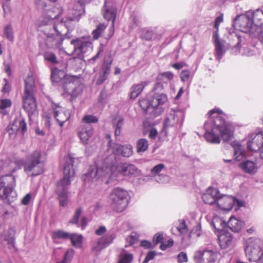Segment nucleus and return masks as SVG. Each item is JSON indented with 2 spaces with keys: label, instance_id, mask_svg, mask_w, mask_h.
<instances>
[{
  "label": "nucleus",
  "instance_id": "nucleus-55",
  "mask_svg": "<svg viewBox=\"0 0 263 263\" xmlns=\"http://www.w3.org/2000/svg\"><path fill=\"white\" fill-rule=\"evenodd\" d=\"M133 258L131 254H124L122 258L119 261L118 263H130Z\"/></svg>",
  "mask_w": 263,
  "mask_h": 263
},
{
  "label": "nucleus",
  "instance_id": "nucleus-43",
  "mask_svg": "<svg viewBox=\"0 0 263 263\" xmlns=\"http://www.w3.org/2000/svg\"><path fill=\"white\" fill-rule=\"evenodd\" d=\"M74 254V251L72 249L69 248L65 253L63 258L61 260L57 261V263H70Z\"/></svg>",
  "mask_w": 263,
  "mask_h": 263
},
{
  "label": "nucleus",
  "instance_id": "nucleus-51",
  "mask_svg": "<svg viewBox=\"0 0 263 263\" xmlns=\"http://www.w3.org/2000/svg\"><path fill=\"white\" fill-rule=\"evenodd\" d=\"M153 36V32L151 29H143L141 37L147 41L151 40Z\"/></svg>",
  "mask_w": 263,
  "mask_h": 263
},
{
  "label": "nucleus",
  "instance_id": "nucleus-42",
  "mask_svg": "<svg viewBox=\"0 0 263 263\" xmlns=\"http://www.w3.org/2000/svg\"><path fill=\"white\" fill-rule=\"evenodd\" d=\"M69 234L70 233L59 230L53 232L52 238L55 242L58 243L59 239H68Z\"/></svg>",
  "mask_w": 263,
  "mask_h": 263
},
{
  "label": "nucleus",
  "instance_id": "nucleus-24",
  "mask_svg": "<svg viewBox=\"0 0 263 263\" xmlns=\"http://www.w3.org/2000/svg\"><path fill=\"white\" fill-rule=\"evenodd\" d=\"M46 161V155L40 151L34 152V176L42 174Z\"/></svg>",
  "mask_w": 263,
  "mask_h": 263
},
{
  "label": "nucleus",
  "instance_id": "nucleus-38",
  "mask_svg": "<svg viewBox=\"0 0 263 263\" xmlns=\"http://www.w3.org/2000/svg\"><path fill=\"white\" fill-rule=\"evenodd\" d=\"M71 240L73 247L76 248H81L82 246L83 237L81 234L71 233L68 238Z\"/></svg>",
  "mask_w": 263,
  "mask_h": 263
},
{
  "label": "nucleus",
  "instance_id": "nucleus-28",
  "mask_svg": "<svg viewBox=\"0 0 263 263\" xmlns=\"http://www.w3.org/2000/svg\"><path fill=\"white\" fill-rule=\"evenodd\" d=\"M239 167L245 173L251 175L255 174L258 169V163L256 160L244 161L239 163Z\"/></svg>",
  "mask_w": 263,
  "mask_h": 263
},
{
  "label": "nucleus",
  "instance_id": "nucleus-13",
  "mask_svg": "<svg viewBox=\"0 0 263 263\" xmlns=\"http://www.w3.org/2000/svg\"><path fill=\"white\" fill-rule=\"evenodd\" d=\"M243 205L242 201L231 196L223 195L219 196V198L217 199L216 206L218 209L228 212L231 210L233 206L238 208Z\"/></svg>",
  "mask_w": 263,
  "mask_h": 263
},
{
  "label": "nucleus",
  "instance_id": "nucleus-32",
  "mask_svg": "<svg viewBox=\"0 0 263 263\" xmlns=\"http://www.w3.org/2000/svg\"><path fill=\"white\" fill-rule=\"evenodd\" d=\"M227 226L232 231L239 232L245 226V222L241 219L231 217L227 222Z\"/></svg>",
  "mask_w": 263,
  "mask_h": 263
},
{
  "label": "nucleus",
  "instance_id": "nucleus-8",
  "mask_svg": "<svg viewBox=\"0 0 263 263\" xmlns=\"http://www.w3.org/2000/svg\"><path fill=\"white\" fill-rule=\"evenodd\" d=\"M129 200L128 192L121 188L116 187L110 195V206L111 209L117 213L124 211L127 208Z\"/></svg>",
  "mask_w": 263,
  "mask_h": 263
},
{
  "label": "nucleus",
  "instance_id": "nucleus-39",
  "mask_svg": "<svg viewBox=\"0 0 263 263\" xmlns=\"http://www.w3.org/2000/svg\"><path fill=\"white\" fill-rule=\"evenodd\" d=\"M123 118L121 116H117L112 121V124L115 128V134L116 136H119L121 133L123 126Z\"/></svg>",
  "mask_w": 263,
  "mask_h": 263
},
{
  "label": "nucleus",
  "instance_id": "nucleus-62",
  "mask_svg": "<svg viewBox=\"0 0 263 263\" xmlns=\"http://www.w3.org/2000/svg\"><path fill=\"white\" fill-rule=\"evenodd\" d=\"M158 135V132L155 128L152 127L149 130L148 137L152 139H155Z\"/></svg>",
  "mask_w": 263,
  "mask_h": 263
},
{
  "label": "nucleus",
  "instance_id": "nucleus-54",
  "mask_svg": "<svg viewBox=\"0 0 263 263\" xmlns=\"http://www.w3.org/2000/svg\"><path fill=\"white\" fill-rule=\"evenodd\" d=\"M177 259L178 263H183L187 261V254L183 252H180L177 256Z\"/></svg>",
  "mask_w": 263,
  "mask_h": 263
},
{
  "label": "nucleus",
  "instance_id": "nucleus-52",
  "mask_svg": "<svg viewBox=\"0 0 263 263\" xmlns=\"http://www.w3.org/2000/svg\"><path fill=\"white\" fill-rule=\"evenodd\" d=\"M179 224L177 226V229L178 231L182 234H185L187 232L188 229L183 220H180Z\"/></svg>",
  "mask_w": 263,
  "mask_h": 263
},
{
  "label": "nucleus",
  "instance_id": "nucleus-49",
  "mask_svg": "<svg viewBox=\"0 0 263 263\" xmlns=\"http://www.w3.org/2000/svg\"><path fill=\"white\" fill-rule=\"evenodd\" d=\"M5 34L8 40L10 41L13 40V31L12 26L10 25H8L6 26L5 29Z\"/></svg>",
  "mask_w": 263,
  "mask_h": 263
},
{
  "label": "nucleus",
  "instance_id": "nucleus-44",
  "mask_svg": "<svg viewBox=\"0 0 263 263\" xmlns=\"http://www.w3.org/2000/svg\"><path fill=\"white\" fill-rule=\"evenodd\" d=\"M116 235L114 232H109L106 235L101 237L100 238L101 239L105 246L107 247L112 242L113 240L116 238Z\"/></svg>",
  "mask_w": 263,
  "mask_h": 263
},
{
  "label": "nucleus",
  "instance_id": "nucleus-3",
  "mask_svg": "<svg viewBox=\"0 0 263 263\" xmlns=\"http://www.w3.org/2000/svg\"><path fill=\"white\" fill-rule=\"evenodd\" d=\"M114 161V156L110 157H104L98 160L96 166H90L88 172L82 176V179L85 182H94L101 178H107L106 183H111L110 179V171L111 167L110 164Z\"/></svg>",
  "mask_w": 263,
  "mask_h": 263
},
{
  "label": "nucleus",
  "instance_id": "nucleus-50",
  "mask_svg": "<svg viewBox=\"0 0 263 263\" xmlns=\"http://www.w3.org/2000/svg\"><path fill=\"white\" fill-rule=\"evenodd\" d=\"M98 119L92 115H86L82 119V122L86 124L96 123L98 122Z\"/></svg>",
  "mask_w": 263,
  "mask_h": 263
},
{
  "label": "nucleus",
  "instance_id": "nucleus-57",
  "mask_svg": "<svg viewBox=\"0 0 263 263\" xmlns=\"http://www.w3.org/2000/svg\"><path fill=\"white\" fill-rule=\"evenodd\" d=\"M190 78V72L189 70H184L181 71L180 73V78L182 81L187 82Z\"/></svg>",
  "mask_w": 263,
  "mask_h": 263
},
{
  "label": "nucleus",
  "instance_id": "nucleus-21",
  "mask_svg": "<svg viewBox=\"0 0 263 263\" xmlns=\"http://www.w3.org/2000/svg\"><path fill=\"white\" fill-rule=\"evenodd\" d=\"M213 40L215 45L216 59L220 61L227 50V48L225 46V42L219 37L217 31L213 34Z\"/></svg>",
  "mask_w": 263,
  "mask_h": 263
},
{
  "label": "nucleus",
  "instance_id": "nucleus-64",
  "mask_svg": "<svg viewBox=\"0 0 263 263\" xmlns=\"http://www.w3.org/2000/svg\"><path fill=\"white\" fill-rule=\"evenodd\" d=\"M253 37H258L259 41L263 44V27L257 31L256 34H254Z\"/></svg>",
  "mask_w": 263,
  "mask_h": 263
},
{
  "label": "nucleus",
  "instance_id": "nucleus-58",
  "mask_svg": "<svg viewBox=\"0 0 263 263\" xmlns=\"http://www.w3.org/2000/svg\"><path fill=\"white\" fill-rule=\"evenodd\" d=\"M174 244V241L172 239H170L165 242H162L161 243L160 248L162 250H165L167 248L172 247Z\"/></svg>",
  "mask_w": 263,
  "mask_h": 263
},
{
  "label": "nucleus",
  "instance_id": "nucleus-16",
  "mask_svg": "<svg viewBox=\"0 0 263 263\" xmlns=\"http://www.w3.org/2000/svg\"><path fill=\"white\" fill-rule=\"evenodd\" d=\"M248 138L250 139L247 141V148L249 150L258 152L263 148V132H260L256 135L249 134Z\"/></svg>",
  "mask_w": 263,
  "mask_h": 263
},
{
  "label": "nucleus",
  "instance_id": "nucleus-12",
  "mask_svg": "<svg viewBox=\"0 0 263 263\" xmlns=\"http://www.w3.org/2000/svg\"><path fill=\"white\" fill-rule=\"evenodd\" d=\"M78 84L79 80L77 77L73 76L65 77L62 84L63 96L65 97L68 96L72 98L77 97L80 91L77 86Z\"/></svg>",
  "mask_w": 263,
  "mask_h": 263
},
{
  "label": "nucleus",
  "instance_id": "nucleus-11",
  "mask_svg": "<svg viewBox=\"0 0 263 263\" xmlns=\"http://www.w3.org/2000/svg\"><path fill=\"white\" fill-rule=\"evenodd\" d=\"M233 25L235 29L243 32L248 33L252 36L254 34H256V30L253 27L248 11L245 14L238 15L234 20Z\"/></svg>",
  "mask_w": 263,
  "mask_h": 263
},
{
  "label": "nucleus",
  "instance_id": "nucleus-20",
  "mask_svg": "<svg viewBox=\"0 0 263 263\" xmlns=\"http://www.w3.org/2000/svg\"><path fill=\"white\" fill-rule=\"evenodd\" d=\"M182 116L181 112H177L171 110L167 114L164 122L163 129L167 133L169 128H175L178 124L180 117Z\"/></svg>",
  "mask_w": 263,
  "mask_h": 263
},
{
  "label": "nucleus",
  "instance_id": "nucleus-34",
  "mask_svg": "<svg viewBox=\"0 0 263 263\" xmlns=\"http://www.w3.org/2000/svg\"><path fill=\"white\" fill-rule=\"evenodd\" d=\"M81 208L77 209L74 213L72 218L70 220V222L73 224H76L78 227H81L83 230L85 228L87 224V220L86 217H83L80 222H79V218L82 213Z\"/></svg>",
  "mask_w": 263,
  "mask_h": 263
},
{
  "label": "nucleus",
  "instance_id": "nucleus-27",
  "mask_svg": "<svg viewBox=\"0 0 263 263\" xmlns=\"http://www.w3.org/2000/svg\"><path fill=\"white\" fill-rule=\"evenodd\" d=\"M104 18L107 21H112V26H114V22L116 17L117 10L111 3L106 0L102 9Z\"/></svg>",
  "mask_w": 263,
  "mask_h": 263
},
{
  "label": "nucleus",
  "instance_id": "nucleus-19",
  "mask_svg": "<svg viewBox=\"0 0 263 263\" xmlns=\"http://www.w3.org/2000/svg\"><path fill=\"white\" fill-rule=\"evenodd\" d=\"M26 130V123L22 118L15 119L11 126L7 127V132L11 139L15 137L17 132H20L22 135H24Z\"/></svg>",
  "mask_w": 263,
  "mask_h": 263
},
{
  "label": "nucleus",
  "instance_id": "nucleus-35",
  "mask_svg": "<svg viewBox=\"0 0 263 263\" xmlns=\"http://www.w3.org/2000/svg\"><path fill=\"white\" fill-rule=\"evenodd\" d=\"M148 84V82H142L139 84L133 85L131 87L130 98L135 99L142 92L145 86Z\"/></svg>",
  "mask_w": 263,
  "mask_h": 263
},
{
  "label": "nucleus",
  "instance_id": "nucleus-15",
  "mask_svg": "<svg viewBox=\"0 0 263 263\" xmlns=\"http://www.w3.org/2000/svg\"><path fill=\"white\" fill-rule=\"evenodd\" d=\"M77 2L79 6L76 9H73L71 11V14L72 16H69L65 18H63L61 22L60 23V27H62L63 26L68 27L69 22L79 21L80 16L84 12V5L89 2V0H75Z\"/></svg>",
  "mask_w": 263,
  "mask_h": 263
},
{
  "label": "nucleus",
  "instance_id": "nucleus-40",
  "mask_svg": "<svg viewBox=\"0 0 263 263\" xmlns=\"http://www.w3.org/2000/svg\"><path fill=\"white\" fill-rule=\"evenodd\" d=\"M149 144L147 139L141 138L138 140L136 143V148L138 153H143L148 148Z\"/></svg>",
  "mask_w": 263,
  "mask_h": 263
},
{
  "label": "nucleus",
  "instance_id": "nucleus-22",
  "mask_svg": "<svg viewBox=\"0 0 263 263\" xmlns=\"http://www.w3.org/2000/svg\"><path fill=\"white\" fill-rule=\"evenodd\" d=\"M92 134L93 129L90 124H82L78 129V136L86 148L89 144V140L91 137Z\"/></svg>",
  "mask_w": 263,
  "mask_h": 263
},
{
  "label": "nucleus",
  "instance_id": "nucleus-4",
  "mask_svg": "<svg viewBox=\"0 0 263 263\" xmlns=\"http://www.w3.org/2000/svg\"><path fill=\"white\" fill-rule=\"evenodd\" d=\"M167 101V97L165 94L155 93L151 100L142 99L139 101V104L146 114L155 118L163 112L164 109L162 105Z\"/></svg>",
  "mask_w": 263,
  "mask_h": 263
},
{
  "label": "nucleus",
  "instance_id": "nucleus-14",
  "mask_svg": "<svg viewBox=\"0 0 263 263\" xmlns=\"http://www.w3.org/2000/svg\"><path fill=\"white\" fill-rule=\"evenodd\" d=\"M194 258L196 263H215L217 258V251L210 248L199 250L195 253Z\"/></svg>",
  "mask_w": 263,
  "mask_h": 263
},
{
  "label": "nucleus",
  "instance_id": "nucleus-33",
  "mask_svg": "<svg viewBox=\"0 0 263 263\" xmlns=\"http://www.w3.org/2000/svg\"><path fill=\"white\" fill-rule=\"evenodd\" d=\"M164 167L165 165L163 164H159L155 166L151 170L152 175L155 177H156V180L157 181L160 183H164L165 181L168 180V176L166 175L161 176L159 175V174Z\"/></svg>",
  "mask_w": 263,
  "mask_h": 263
},
{
  "label": "nucleus",
  "instance_id": "nucleus-60",
  "mask_svg": "<svg viewBox=\"0 0 263 263\" xmlns=\"http://www.w3.org/2000/svg\"><path fill=\"white\" fill-rule=\"evenodd\" d=\"M107 100V94L105 91H102L100 94V96L99 97V103L101 105V107L104 106V104L106 103Z\"/></svg>",
  "mask_w": 263,
  "mask_h": 263
},
{
  "label": "nucleus",
  "instance_id": "nucleus-29",
  "mask_svg": "<svg viewBox=\"0 0 263 263\" xmlns=\"http://www.w3.org/2000/svg\"><path fill=\"white\" fill-rule=\"evenodd\" d=\"M15 230L13 228L4 230L0 233V240L8 245L13 246L14 244Z\"/></svg>",
  "mask_w": 263,
  "mask_h": 263
},
{
  "label": "nucleus",
  "instance_id": "nucleus-5",
  "mask_svg": "<svg viewBox=\"0 0 263 263\" xmlns=\"http://www.w3.org/2000/svg\"><path fill=\"white\" fill-rule=\"evenodd\" d=\"M15 186V179L12 175H6L0 179V197L5 202L10 203L16 197L14 190Z\"/></svg>",
  "mask_w": 263,
  "mask_h": 263
},
{
  "label": "nucleus",
  "instance_id": "nucleus-7",
  "mask_svg": "<svg viewBox=\"0 0 263 263\" xmlns=\"http://www.w3.org/2000/svg\"><path fill=\"white\" fill-rule=\"evenodd\" d=\"M247 257L250 261L263 263V241L258 238H249L245 247Z\"/></svg>",
  "mask_w": 263,
  "mask_h": 263
},
{
  "label": "nucleus",
  "instance_id": "nucleus-36",
  "mask_svg": "<svg viewBox=\"0 0 263 263\" xmlns=\"http://www.w3.org/2000/svg\"><path fill=\"white\" fill-rule=\"evenodd\" d=\"M68 75H66L63 70H60L57 68H53L51 70V79L53 82L59 83L61 82L62 84L63 83V79L65 77Z\"/></svg>",
  "mask_w": 263,
  "mask_h": 263
},
{
  "label": "nucleus",
  "instance_id": "nucleus-48",
  "mask_svg": "<svg viewBox=\"0 0 263 263\" xmlns=\"http://www.w3.org/2000/svg\"><path fill=\"white\" fill-rule=\"evenodd\" d=\"M174 78V74L170 71L164 72L160 73L158 76V79L164 81L165 80L171 81Z\"/></svg>",
  "mask_w": 263,
  "mask_h": 263
},
{
  "label": "nucleus",
  "instance_id": "nucleus-17",
  "mask_svg": "<svg viewBox=\"0 0 263 263\" xmlns=\"http://www.w3.org/2000/svg\"><path fill=\"white\" fill-rule=\"evenodd\" d=\"M227 38L229 40L228 45L231 49L232 52L237 54L240 52V44L243 42V39L236 31H229Z\"/></svg>",
  "mask_w": 263,
  "mask_h": 263
},
{
  "label": "nucleus",
  "instance_id": "nucleus-61",
  "mask_svg": "<svg viewBox=\"0 0 263 263\" xmlns=\"http://www.w3.org/2000/svg\"><path fill=\"white\" fill-rule=\"evenodd\" d=\"M156 255V252L155 251L149 252L144 259L143 263H147L149 260L153 259Z\"/></svg>",
  "mask_w": 263,
  "mask_h": 263
},
{
  "label": "nucleus",
  "instance_id": "nucleus-26",
  "mask_svg": "<svg viewBox=\"0 0 263 263\" xmlns=\"http://www.w3.org/2000/svg\"><path fill=\"white\" fill-rule=\"evenodd\" d=\"M253 23V26L256 30V34L258 29L263 27V11L257 9L254 11H248Z\"/></svg>",
  "mask_w": 263,
  "mask_h": 263
},
{
  "label": "nucleus",
  "instance_id": "nucleus-53",
  "mask_svg": "<svg viewBox=\"0 0 263 263\" xmlns=\"http://www.w3.org/2000/svg\"><path fill=\"white\" fill-rule=\"evenodd\" d=\"M111 65V61L109 62H105L102 66L101 73L108 76L110 71Z\"/></svg>",
  "mask_w": 263,
  "mask_h": 263
},
{
  "label": "nucleus",
  "instance_id": "nucleus-30",
  "mask_svg": "<svg viewBox=\"0 0 263 263\" xmlns=\"http://www.w3.org/2000/svg\"><path fill=\"white\" fill-rule=\"evenodd\" d=\"M231 145L234 151L235 159L237 161H241L246 155L244 147L237 141L232 142Z\"/></svg>",
  "mask_w": 263,
  "mask_h": 263
},
{
  "label": "nucleus",
  "instance_id": "nucleus-46",
  "mask_svg": "<svg viewBox=\"0 0 263 263\" xmlns=\"http://www.w3.org/2000/svg\"><path fill=\"white\" fill-rule=\"evenodd\" d=\"M106 247L100 238L96 242L93 243L91 250L93 252L98 253Z\"/></svg>",
  "mask_w": 263,
  "mask_h": 263
},
{
  "label": "nucleus",
  "instance_id": "nucleus-23",
  "mask_svg": "<svg viewBox=\"0 0 263 263\" xmlns=\"http://www.w3.org/2000/svg\"><path fill=\"white\" fill-rule=\"evenodd\" d=\"M52 108L55 119L60 126L62 127L64 123L67 121L70 117V111L59 105H55Z\"/></svg>",
  "mask_w": 263,
  "mask_h": 263
},
{
  "label": "nucleus",
  "instance_id": "nucleus-2",
  "mask_svg": "<svg viewBox=\"0 0 263 263\" xmlns=\"http://www.w3.org/2000/svg\"><path fill=\"white\" fill-rule=\"evenodd\" d=\"M65 162L64 166V177L63 179L57 183V193L59 195L60 204L65 206L67 205L68 190L71 180L74 176L73 166L78 160L68 155L65 158Z\"/></svg>",
  "mask_w": 263,
  "mask_h": 263
},
{
  "label": "nucleus",
  "instance_id": "nucleus-18",
  "mask_svg": "<svg viewBox=\"0 0 263 263\" xmlns=\"http://www.w3.org/2000/svg\"><path fill=\"white\" fill-rule=\"evenodd\" d=\"M71 44L73 45L74 51L78 55H81L83 53L91 51L92 49L91 42L85 39L72 40Z\"/></svg>",
  "mask_w": 263,
  "mask_h": 263
},
{
  "label": "nucleus",
  "instance_id": "nucleus-59",
  "mask_svg": "<svg viewBox=\"0 0 263 263\" xmlns=\"http://www.w3.org/2000/svg\"><path fill=\"white\" fill-rule=\"evenodd\" d=\"M10 0H0L5 13L9 12L10 10L9 4Z\"/></svg>",
  "mask_w": 263,
  "mask_h": 263
},
{
  "label": "nucleus",
  "instance_id": "nucleus-63",
  "mask_svg": "<svg viewBox=\"0 0 263 263\" xmlns=\"http://www.w3.org/2000/svg\"><path fill=\"white\" fill-rule=\"evenodd\" d=\"M163 235L160 233H157L153 238V241L155 245H157L160 242H162Z\"/></svg>",
  "mask_w": 263,
  "mask_h": 263
},
{
  "label": "nucleus",
  "instance_id": "nucleus-41",
  "mask_svg": "<svg viewBox=\"0 0 263 263\" xmlns=\"http://www.w3.org/2000/svg\"><path fill=\"white\" fill-rule=\"evenodd\" d=\"M11 106V101L10 99H0V112L6 115L8 114V110Z\"/></svg>",
  "mask_w": 263,
  "mask_h": 263
},
{
  "label": "nucleus",
  "instance_id": "nucleus-47",
  "mask_svg": "<svg viewBox=\"0 0 263 263\" xmlns=\"http://www.w3.org/2000/svg\"><path fill=\"white\" fill-rule=\"evenodd\" d=\"M24 168L25 172L29 176H33V160L30 159L28 161L26 162L24 164Z\"/></svg>",
  "mask_w": 263,
  "mask_h": 263
},
{
  "label": "nucleus",
  "instance_id": "nucleus-10",
  "mask_svg": "<svg viewBox=\"0 0 263 263\" xmlns=\"http://www.w3.org/2000/svg\"><path fill=\"white\" fill-rule=\"evenodd\" d=\"M133 154V147L131 144L121 145L109 142L107 151L104 155V157H110L112 155L121 156L123 157H129Z\"/></svg>",
  "mask_w": 263,
  "mask_h": 263
},
{
  "label": "nucleus",
  "instance_id": "nucleus-1",
  "mask_svg": "<svg viewBox=\"0 0 263 263\" xmlns=\"http://www.w3.org/2000/svg\"><path fill=\"white\" fill-rule=\"evenodd\" d=\"M222 112L218 108H214L208 114L209 119L204 123V138L208 142L219 144L220 135L224 141H229L233 137L234 127L226 122L222 117Z\"/></svg>",
  "mask_w": 263,
  "mask_h": 263
},
{
  "label": "nucleus",
  "instance_id": "nucleus-25",
  "mask_svg": "<svg viewBox=\"0 0 263 263\" xmlns=\"http://www.w3.org/2000/svg\"><path fill=\"white\" fill-rule=\"evenodd\" d=\"M219 196V191L217 189L210 187L202 195V198L205 203L216 205L217 199Z\"/></svg>",
  "mask_w": 263,
  "mask_h": 263
},
{
  "label": "nucleus",
  "instance_id": "nucleus-45",
  "mask_svg": "<svg viewBox=\"0 0 263 263\" xmlns=\"http://www.w3.org/2000/svg\"><path fill=\"white\" fill-rule=\"evenodd\" d=\"M106 26L104 24H100L97 27V28L93 31L92 35L94 39H98L103 33Z\"/></svg>",
  "mask_w": 263,
  "mask_h": 263
},
{
  "label": "nucleus",
  "instance_id": "nucleus-37",
  "mask_svg": "<svg viewBox=\"0 0 263 263\" xmlns=\"http://www.w3.org/2000/svg\"><path fill=\"white\" fill-rule=\"evenodd\" d=\"M212 226L215 230L219 233L223 232L227 226V223L218 216H214L211 222Z\"/></svg>",
  "mask_w": 263,
  "mask_h": 263
},
{
  "label": "nucleus",
  "instance_id": "nucleus-56",
  "mask_svg": "<svg viewBox=\"0 0 263 263\" xmlns=\"http://www.w3.org/2000/svg\"><path fill=\"white\" fill-rule=\"evenodd\" d=\"M45 59L52 63H56L57 62L55 54L52 52L46 53L45 54Z\"/></svg>",
  "mask_w": 263,
  "mask_h": 263
},
{
  "label": "nucleus",
  "instance_id": "nucleus-31",
  "mask_svg": "<svg viewBox=\"0 0 263 263\" xmlns=\"http://www.w3.org/2000/svg\"><path fill=\"white\" fill-rule=\"evenodd\" d=\"M218 240L221 248L226 249L232 243V235L230 233L224 231L219 233Z\"/></svg>",
  "mask_w": 263,
  "mask_h": 263
},
{
  "label": "nucleus",
  "instance_id": "nucleus-9",
  "mask_svg": "<svg viewBox=\"0 0 263 263\" xmlns=\"http://www.w3.org/2000/svg\"><path fill=\"white\" fill-rule=\"evenodd\" d=\"M24 110L31 119L33 116V76L31 74L25 80V90L23 96Z\"/></svg>",
  "mask_w": 263,
  "mask_h": 263
},
{
  "label": "nucleus",
  "instance_id": "nucleus-6",
  "mask_svg": "<svg viewBox=\"0 0 263 263\" xmlns=\"http://www.w3.org/2000/svg\"><path fill=\"white\" fill-rule=\"evenodd\" d=\"M114 161L110 164L111 167L110 171V179L111 182L118 179L119 175H122L126 177L137 176L140 174V171L133 164L126 163H120L116 164V161L114 155Z\"/></svg>",
  "mask_w": 263,
  "mask_h": 263
}]
</instances>
